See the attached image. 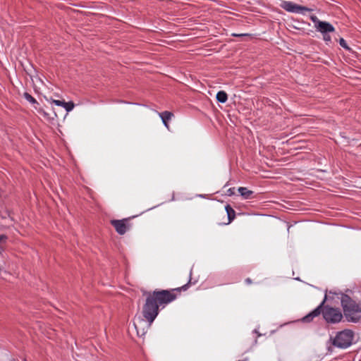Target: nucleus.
I'll list each match as a JSON object with an SVG mask.
<instances>
[{"mask_svg": "<svg viewBox=\"0 0 361 361\" xmlns=\"http://www.w3.org/2000/svg\"><path fill=\"white\" fill-rule=\"evenodd\" d=\"M341 305L345 316L355 321L357 317V314L361 312V307L347 295H342Z\"/></svg>", "mask_w": 361, "mask_h": 361, "instance_id": "nucleus-2", "label": "nucleus"}, {"mask_svg": "<svg viewBox=\"0 0 361 361\" xmlns=\"http://www.w3.org/2000/svg\"><path fill=\"white\" fill-rule=\"evenodd\" d=\"M24 96H25V98L30 103L35 104L37 102L36 99L33 97H32L30 94H29L28 93H25Z\"/></svg>", "mask_w": 361, "mask_h": 361, "instance_id": "nucleus-16", "label": "nucleus"}, {"mask_svg": "<svg viewBox=\"0 0 361 361\" xmlns=\"http://www.w3.org/2000/svg\"><path fill=\"white\" fill-rule=\"evenodd\" d=\"M158 114H159V117L161 118V121H162L164 125L166 126V128L169 129V126L168 122L173 116V114L171 112L167 111H165L161 113H158Z\"/></svg>", "mask_w": 361, "mask_h": 361, "instance_id": "nucleus-9", "label": "nucleus"}, {"mask_svg": "<svg viewBox=\"0 0 361 361\" xmlns=\"http://www.w3.org/2000/svg\"><path fill=\"white\" fill-rule=\"evenodd\" d=\"M324 302H325V300H324L322 301V302L320 304V305H319L312 312H310L309 314H307V316L303 317L302 320L305 322H309L312 321L314 317L319 315V314L321 313L322 307L323 304L324 303Z\"/></svg>", "mask_w": 361, "mask_h": 361, "instance_id": "nucleus-8", "label": "nucleus"}, {"mask_svg": "<svg viewBox=\"0 0 361 361\" xmlns=\"http://www.w3.org/2000/svg\"><path fill=\"white\" fill-rule=\"evenodd\" d=\"M226 210L229 219L228 223H230L234 219L235 211L229 205L226 206Z\"/></svg>", "mask_w": 361, "mask_h": 361, "instance_id": "nucleus-13", "label": "nucleus"}, {"mask_svg": "<svg viewBox=\"0 0 361 361\" xmlns=\"http://www.w3.org/2000/svg\"><path fill=\"white\" fill-rule=\"evenodd\" d=\"M323 317L327 322L337 323L341 320L343 315L338 308L325 307L323 310Z\"/></svg>", "mask_w": 361, "mask_h": 361, "instance_id": "nucleus-4", "label": "nucleus"}, {"mask_svg": "<svg viewBox=\"0 0 361 361\" xmlns=\"http://www.w3.org/2000/svg\"><path fill=\"white\" fill-rule=\"evenodd\" d=\"M111 224L120 235H123L127 231V226L124 220H113Z\"/></svg>", "mask_w": 361, "mask_h": 361, "instance_id": "nucleus-7", "label": "nucleus"}, {"mask_svg": "<svg viewBox=\"0 0 361 361\" xmlns=\"http://www.w3.org/2000/svg\"><path fill=\"white\" fill-rule=\"evenodd\" d=\"M353 333L350 330H344L337 334L334 340V345L335 346L345 348L352 343Z\"/></svg>", "mask_w": 361, "mask_h": 361, "instance_id": "nucleus-3", "label": "nucleus"}, {"mask_svg": "<svg viewBox=\"0 0 361 361\" xmlns=\"http://www.w3.org/2000/svg\"><path fill=\"white\" fill-rule=\"evenodd\" d=\"M51 103H52V104H55V105H56V106H63V104H64V101H60V100L53 99V100L51 101Z\"/></svg>", "mask_w": 361, "mask_h": 361, "instance_id": "nucleus-19", "label": "nucleus"}, {"mask_svg": "<svg viewBox=\"0 0 361 361\" xmlns=\"http://www.w3.org/2000/svg\"><path fill=\"white\" fill-rule=\"evenodd\" d=\"M310 20H311L314 23V27H315V28H317V25H318L319 23H321V22H322V21H321V20H319L318 19V18H317L316 16H314V15H312V16H310Z\"/></svg>", "mask_w": 361, "mask_h": 361, "instance_id": "nucleus-15", "label": "nucleus"}, {"mask_svg": "<svg viewBox=\"0 0 361 361\" xmlns=\"http://www.w3.org/2000/svg\"><path fill=\"white\" fill-rule=\"evenodd\" d=\"M216 99L221 103H225L228 99L227 94L224 91H219L216 94Z\"/></svg>", "mask_w": 361, "mask_h": 361, "instance_id": "nucleus-11", "label": "nucleus"}, {"mask_svg": "<svg viewBox=\"0 0 361 361\" xmlns=\"http://www.w3.org/2000/svg\"><path fill=\"white\" fill-rule=\"evenodd\" d=\"M233 36L240 37L247 35L246 34H233Z\"/></svg>", "mask_w": 361, "mask_h": 361, "instance_id": "nucleus-20", "label": "nucleus"}, {"mask_svg": "<svg viewBox=\"0 0 361 361\" xmlns=\"http://www.w3.org/2000/svg\"><path fill=\"white\" fill-rule=\"evenodd\" d=\"M238 192L244 199H250L253 192L248 190L247 188L240 187L238 188Z\"/></svg>", "mask_w": 361, "mask_h": 361, "instance_id": "nucleus-10", "label": "nucleus"}, {"mask_svg": "<svg viewBox=\"0 0 361 361\" xmlns=\"http://www.w3.org/2000/svg\"><path fill=\"white\" fill-rule=\"evenodd\" d=\"M316 30L322 34L333 32L335 30L334 26L328 22L322 21L317 25Z\"/></svg>", "mask_w": 361, "mask_h": 361, "instance_id": "nucleus-6", "label": "nucleus"}, {"mask_svg": "<svg viewBox=\"0 0 361 361\" xmlns=\"http://www.w3.org/2000/svg\"><path fill=\"white\" fill-rule=\"evenodd\" d=\"M144 295L146 297L142 312L144 318L139 317L134 320V326L139 336H144L149 329L159 314V307H164L176 299L175 294L164 290L144 292Z\"/></svg>", "mask_w": 361, "mask_h": 361, "instance_id": "nucleus-1", "label": "nucleus"}, {"mask_svg": "<svg viewBox=\"0 0 361 361\" xmlns=\"http://www.w3.org/2000/svg\"><path fill=\"white\" fill-rule=\"evenodd\" d=\"M8 237L6 235H0V254L4 250L5 246L7 243Z\"/></svg>", "mask_w": 361, "mask_h": 361, "instance_id": "nucleus-12", "label": "nucleus"}, {"mask_svg": "<svg viewBox=\"0 0 361 361\" xmlns=\"http://www.w3.org/2000/svg\"><path fill=\"white\" fill-rule=\"evenodd\" d=\"M75 104L72 102H64L63 107L66 110V111L69 112L73 109Z\"/></svg>", "mask_w": 361, "mask_h": 361, "instance_id": "nucleus-14", "label": "nucleus"}, {"mask_svg": "<svg viewBox=\"0 0 361 361\" xmlns=\"http://www.w3.org/2000/svg\"><path fill=\"white\" fill-rule=\"evenodd\" d=\"M323 39L326 43H329L331 42V38L329 33L323 34Z\"/></svg>", "mask_w": 361, "mask_h": 361, "instance_id": "nucleus-17", "label": "nucleus"}, {"mask_svg": "<svg viewBox=\"0 0 361 361\" xmlns=\"http://www.w3.org/2000/svg\"><path fill=\"white\" fill-rule=\"evenodd\" d=\"M339 44L340 45L343 47L344 49H348V47L346 44V42L345 39H343V38H341L340 40H339Z\"/></svg>", "mask_w": 361, "mask_h": 361, "instance_id": "nucleus-18", "label": "nucleus"}, {"mask_svg": "<svg viewBox=\"0 0 361 361\" xmlns=\"http://www.w3.org/2000/svg\"><path fill=\"white\" fill-rule=\"evenodd\" d=\"M246 281H247V283H250V279H247L246 280Z\"/></svg>", "mask_w": 361, "mask_h": 361, "instance_id": "nucleus-21", "label": "nucleus"}, {"mask_svg": "<svg viewBox=\"0 0 361 361\" xmlns=\"http://www.w3.org/2000/svg\"><path fill=\"white\" fill-rule=\"evenodd\" d=\"M280 6L285 11L294 13L305 14L306 11H311L312 9L305 6L298 5L292 1H283Z\"/></svg>", "mask_w": 361, "mask_h": 361, "instance_id": "nucleus-5", "label": "nucleus"}]
</instances>
